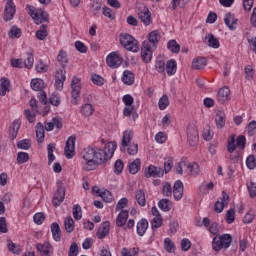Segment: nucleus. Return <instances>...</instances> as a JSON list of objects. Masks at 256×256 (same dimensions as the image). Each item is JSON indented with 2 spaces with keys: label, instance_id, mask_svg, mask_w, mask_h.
Masks as SVG:
<instances>
[{
  "label": "nucleus",
  "instance_id": "f257e3e1",
  "mask_svg": "<svg viewBox=\"0 0 256 256\" xmlns=\"http://www.w3.org/2000/svg\"><path fill=\"white\" fill-rule=\"evenodd\" d=\"M82 159L86 161L83 169L85 171H94L98 165L105 163V153L101 148L88 147L82 151Z\"/></svg>",
  "mask_w": 256,
  "mask_h": 256
},
{
  "label": "nucleus",
  "instance_id": "f03ea898",
  "mask_svg": "<svg viewBox=\"0 0 256 256\" xmlns=\"http://www.w3.org/2000/svg\"><path fill=\"white\" fill-rule=\"evenodd\" d=\"M233 242V237L231 234H223L219 238L215 236L212 240L213 251H221L222 249H229L231 243Z\"/></svg>",
  "mask_w": 256,
  "mask_h": 256
},
{
  "label": "nucleus",
  "instance_id": "7ed1b4c3",
  "mask_svg": "<svg viewBox=\"0 0 256 256\" xmlns=\"http://www.w3.org/2000/svg\"><path fill=\"white\" fill-rule=\"evenodd\" d=\"M120 44L127 51H132V53H137L139 51V46L137 40L130 34H124L120 36Z\"/></svg>",
  "mask_w": 256,
  "mask_h": 256
},
{
  "label": "nucleus",
  "instance_id": "20e7f679",
  "mask_svg": "<svg viewBox=\"0 0 256 256\" xmlns=\"http://www.w3.org/2000/svg\"><path fill=\"white\" fill-rule=\"evenodd\" d=\"M28 9H29L28 15L32 17L36 25H41L43 21L45 22L49 21V14H47V12L43 10H40L39 12H37V9H35V7L33 6H28Z\"/></svg>",
  "mask_w": 256,
  "mask_h": 256
},
{
  "label": "nucleus",
  "instance_id": "39448f33",
  "mask_svg": "<svg viewBox=\"0 0 256 256\" xmlns=\"http://www.w3.org/2000/svg\"><path fill=\"white\" fill-rule=\"evenodd\" d=\"M106 63L111 69H117L123 64V57L118 52H112L106 57Z\"/></svg>",
  "mask_w": 256,
  "mask_h": 256
},
{
  "label": "nucleus",
  "instance_id": "423d86ee",
  "mask_svg": "<svg viewBox=\"0 0 256 256\" xmlns=\"http://www.w3.org/2000/svg\"><path fill=\"white\" fill-rule=\"evenodd\" d=\"M187 141L190 147H196L199 143V131L195 126L187 127Z\"/></svg>",
  "mask_w": 256,
  "mask_h": 256
},
{
  "label": "nucleus",
  "instance_id": "0eeeda50",
  "mask_svg": "<svg viewBox=\"0 0 256 256\" xmlns=\"http://www.w3.org/2000/svg\"><path fill=\"white\" fill-rule=\"evenodd\" d=\"M138 18L142 23L147 27L151 25V11H149V8L147 6L142 5L138 8L137 12Z\"/></svg>",
  "mask_w": 256,
  "mask_h": 256
},
{
  "label": "nucleus",
  "instance_id": "6e6552de",
  "mask_svg": "<svg viewBox=\"0 0 256 256\" xmlns=\"http://www.w3.org/2000/svg\"><path fill=\"white\" fill-rule=\"evenodd\" d=\"M75 136H70L67 141L64 148V154L66 155V159H73L75 157Z\"/></svg>",
  "mask_w": 256,
  "mask_h": 256
},
{
  "label": "nucleus",
  "instance_id": "1a4fd4ad",
  "mask_svg": "<svg viewBox=\"0 0 256 256\" xmlns=\"http://www.w3.org/2000/svg\"><path fill=\"white\" fill-rule=\"evenodd\" d=\"M15 9V3H13V0H7L5 7H4V21H12V19L15 17L16 13Z\"/></svg>",
  "mask_w": 256,
  "mask_h": 256
},
{
  "label": "nucleus",
  "instance_id": "9d476101",
  "mask_svg": "<svg viewBox=\"0 0 256 256\" xmlns=\"http://www.w3.org/2000/svg\"><path fill=\"white\" fill-rule=\"evenodd\" d=\"M63 201H65V187H63L61 184H58L57 191L55 192L52 199V205L54 207H59Z\"/></svg>",
  "mask_w": 256,
  "mask_h": 256
},
{
  "label": "nucleus",
  "instance_id": "9b49d317",
  "mask_svg": "<svg viewBox=\"0 0 256 256\" xmlns=\"http://www.w3.org/2000/svg\"><path fill=\"white\" fill-rule=\"evenodd\" d=\"M141 57L144 63H150L153 59V51L151 50V43L144 41L141 49Z\"/></svg>",
  "mask_w": 256,
  "mask_h": 256
},
{
  "label": "nucleus",
  "instance_id": "f8f14e48",
  "mask_svg": "<svg viewBox=\"0 0 256 256\" xmlns=\"http://www.w3.org/2000/svg\"><path fill=\"white\" fill-rule=\"evenodd\" d=\"M133 130H125L123 132L122 136V142H121V147L120 151L123 153L124 151H127V147L131 145V141H133Z\"/></svg>",
  "mask_w": 256,
  "mask_h": 256
},
{
  "label": "nucleus",
  "instance_id": "ddd939ff",
  "mask_svg": "<svg viewBox=\"0 0 256 256\" xmlns=\"http://www.w3.org/2000/svg\"><path fill=\"white\" fill-rule=\"evenodd\" d=\"M226 205H229V194L223 191L221 201L218 200L214 204L215 213H223V209H225Z\"/></svg>",
  "mask_w": 256,
  "mask_h": 256
},
{
  "label": "nucleus",
  "instance_id": "4468645a",
  "mask_svg": "<svg viewBox=\"0 0 256 256\" xmlns=\"http://www.w3.org/2000/svg\"><path fill=\"white\" fill-rule=\"evenodd\" d=\"M231 99V90L229 87L224 86L223 88H220L217 93V101L223 105V103H227Z\"/></svg>",
  "mask_w": 256,
  "mask_h": 256
},
{
  "label": "nucleus",
  "instance_id": "2eb2a0df",
  "mask_svg": "<svg viewBox=\"0 0 256 256\" xmlns=\"http://www.w3.org/2000/svg\"><path fill=\"white\" fill-rule=\"evenodd\" d=\"M37 251H39L40 256H51L53 255V246H51V243L49 241L44 242L43 244L38 243L36 245Z\"/></svg>",
  "mask_w": 256,
  "mask_h": 256
},
{
  "label": "nucleus",
  "instance_id": "dca6fc26",
  "mask_svg": "<svg viewBox=\"0 0 256 256\" xmlns=\"http://www.w3.org/2000/svg\"><path fill=\"white\" fill-rule=\"evenodd\" d=\"M239 19L235 18V14L228 12L225 14L224 23L230 29V31H235L237 29V22Z\"/></svg>",
  "mask_w": 256,
  "mask_h": 256
},
{
  "label": "nucleus",
  "instance_id": "f3484780",
  "mask_svg": "<svg viewBox=\"0 0 256 256\" xmlns=\"http://www.w3.org/2000/svg\"><path fill=\"white\" fill-rule=\"evenodd\" d=\"M67 71L65 70V68L63 69H59L56 71V75H55V87L56 89H63V85L65 83V80L67 79Z\"/></svg>",
  "mask_w": 256,
  "mask_h": 256
},
{
  "label": "nucleus",
  "instance_id": "a211bd4d",
  "mask_svg": "<svg viewBox=\"0 0 256 256\" xmlns=\"http://www.w3.org/2000/svg\"><path fill=\"white\" fill-rule=\"evenodd\" d=\"M164 170L161 167H157L154 165H150L145 171V177L149 179V177H163Z\"/></svg>",
  "mask_w": 256,
  "mask_h": 256
},
{
  "label": "nucleus",
  "instance_id": "6ab92c4d",
  "mask_svg": "<svg viewBox=\"0 0 256 256\" xmlns=\"http://www.w3.org/2000/svg\"><path fill=\"white\" fill-rule=\"evenodd\" d=\"M183 191V182L181 180H177L173 186V195L175 201H181V199H183Z\"/></svg>",
  "mask_w": 256,
  "mask_h": 256
},
{
  "label": "nucleus",
  "instance_id": "aec40b11",
  "mask_svg": "<svg viewBox=\"0 0 256 256\" xmlns=\"http://www.w3.org/2000/svg\"><path fill=\"white\" fill-rule=\"evenodd\" d=\"M117 150V143L116 142H108L105 145L104 150H102L105 153L104 161H107L108 159H111L113 155L115 154V151Z\"/></svg>",
  "mask_w": 256,
  "mask_h": 256
},
{
  "label": "nucleus",
  "instance_id": "412c9836",
  "mask_svg": "<svg viewBox=\"0 0 256 256\" xmlns=\"http://www.w3.org/2000/svg\"><path fill=\"white\" fill-rule=\"evenodd\" d=\"M79 83H81V79L77 77H74L71 81L73 99H79V94L81 93V86H79Z\"/></svg>",
  "mask_w": 256,
  "mask_h": 256
},
{
  "label": "nucleus",
  "instance_id": "4be33fe9",
  "mask_svg": "<svg viewBox=\"0 0 256 256\" xmlns=\"http://www.w3.org/2000/svg\"><path fill=\"white\" fill-rule=\"evenodd\" d=\"M127 219H129V211L122 210L116 218L117 227H125Z\"/></svg>",
  "mask_w": 256,
  "mask_h": 256
},
{
  "label": "nucleus",
  "instance_id": "5701e85b",
  "mask_svg": "<svg viewBox=\"0 0 256 256\" xmlns=\"http://www.w3.org/2000/svg\"><path fill=\"white\" fill-rule=\"evenodd\" d=\"M205 40L207 41L208 47H211L212 49H219V47H221L219 39L213 34L206 35Z\"/></svg>",
  "mask_w": 256,
  "mask_h": 256
},
{
  "label": "nucleus",
  "instance_id": "b1692460",
  "mask_svg": "<svg viewBox=\"0 0 256 256\" xmlns=\"http://www.w3.org/2000/svg\"><path fill=\"white\" fill-rule=\"evenodd\" d=\"M35 129H36L37 143H43V141H45V127L41 122H38L36 124Z\"/></svg>",
  "mask_w": 256,
  "mask_h": 256
},
{
  "label": "nucleus",
  "instance_id": "393cba45",
  "mask_svg": "<svg viewBox=\"0 0 256 256\" xmlns=\"http://www.w3.org/2000/svg\"><path fill=\"white\" fill-rule=\"evenodd\" d=\"M137 234L140 237H143L145 235L147 229H149V222H147V219H141L136 226Z\"/></svg>",
  "mask_w": 256,
  "mask_h": 256
},
{
  "label": "nucleus",
  "instance_id": "a878e982",
  "mask_svg": "<svg viewBox=\"0 0 256 256\" xmlns=\"http://www.w3.org/2000/svg\"><path fill=\"white\" fill-rule=\"evenodd\" d=\"M122 82L124 85H133L135 83V74L131 70H125L122 75Z\"/></svg>",
  "mask_w": 256,
  "mask_h": 256
},
{
  "label": "nucleus",
  "instance_id": "bb28decb",
  "mask_svg": "<svg viewBox=\"0 0 256 256\" xmlns=\"http://www.w3.org/2000/svg\"><path fill=\"white\" fill-rule=\"evenodd\" d=\"M110 226H111V224L109 223V221H106L102 224V227H100L97 231L98 239H105V237H107V235H109V227Z\"/></svg>",
  "mask_w": 256,
  "mask_h": 256
},
{
  "label": "nucleus",
  "instance_id": "cd10ccee",
  "mask_svg": "<svg viewBox=\"0 0 256 256\" xmlns=\"http://www.w3.org/2000/svg\"><path fill=\"white\" fill-rule=\"evenodd\" d=\"M51 233L54 241H61V227H59V224L57 222H53L51 224Z\"/></svg>",
  "mask_w": 256,
  "mask_h": 256
},
{
  "label": "nucleus",
  "instance_id": "c85d7f7f",
  "mask_svg": "<svg viewBox=\"0 0 256 256\" xmlns=\"http://www.w3.org/2000/svg\"><path fill=\"white\" fill-rule=\"evenodd\" d=\"M166 72L167 75L171 77V75H175L177 73V61L175 59H170L166 63Z\"/></svg>",
  "mask_w": 256,
  "mask_h": 256
},
{
  "label": "nucleus",
  "instance_id": "c756f323",
  "mask_svg": "<svg viewBox=\"0 0 256 256\" xmlns=\"http://www.w3.org/2000/svg\"><path fill=\"white\" fill-rule=\"evenodd\" d=\"M30 87L33 91H43L45 89V82L42 79L35 78L32 79Z\"/></svg>",
  "mask_w": 256,
  "mask_h": 256
},
{
  "label": "nucleus",
  "instance_id": "7c9ffc66",
  "mask_svg": "<svg viewBox=\"0 0 256 256\" xmlns=\"http://www.w3.org/2000/svg\"><path fill=\"white\" fill-rule=\"evenodd\" d=\"M215 123L217 129H223L225 127V112L218 111L215 115Z\"/></svg>",
  "mask_w": 256,
  "mask_h": 256
},
{
  "label": "nucleus",
  "instance_id": "2f4dec72",
  "mask_svg": "<svg viewBox=\"0 0 256 256\" xmlns=\"http://www.w3.org/2000/svg\"><path fill=\"white\" fill-rule=\"evenodd\" d=\"M207 67V60L203 57L196 58L192 61V69L201 70Z\"/></svg>",
  "mask_w": 256,
  "mask_h": 256
},
{
  "label": "nucleus",
  "instance_id": "473e14b6",
  "mask_svg": "<svg viewBox=\"0 0 256 256\" xmlns=\"http://www.w3.org/2000/svg\"><path fill=\"white\" fill-rule=\"evenodd\" d=\"M135 199L140 207H145V205H147V200H145V191H143V189L136 190Z\"/></svg>",
  "mask_w": 256,
  "mask_h": 256
},
{
  "label": "nucleus",
  "instance_id": "72a5a7b5",
  "mask_svg": "<svg viewBox=\"0 0 256 256\" xmlns=\"http://www.w3.org/2000/svg\"><path fill=\"white\" fill-rule=\"evenodd\" d=\"M141 169V159L136 158L132 163L129 164V173L131 175H137Z\"/></svg>",
  "mask_w": 256,
  "mask_h": 256
},
{
  "label": "nucleus",
  "instance_id": "f704fd0d",
  "mask_svg": "<svg viewBox=\"0 0 256 256\" xmlns=\"http://www.w3.org/2000/svg\"><path fill=\"white\" fill-rule=\"evenodd\" d=\"M19 129H21V122L19 120H14L12 126L10 127V137L12 140L17 139Z\"/></svg>",
  "mask_w": 256,
  "mask_h": 256
},
{
  "label": "nucleus",
  "instance_id": "c9c22d12",
  "mask_svg": "<svg viewBox=\"0 0 256 256\" xmlns=\"http://www.w3.org/2000/svg\"><path fill=\"white\" fill-rule=\"evenodd\" d=\"M57 61L60 63L61 67L65 69V67H67V64L69 63V58H67V52L64 50H60L57 56Z\"/></svg>",
  "mask_w": 256,
  "mask_h": 256
},
{
  "label": "nucleus",
  "instance_id": "e433bc0d",
  "mask_svg": "<svg viewBox=\"0 0 256 256\" xmlns=\"http://www.w3.org/2000/svg\"><path fill=\"white\" fill-rule=\"evenodd\" d=\"M80 111L84 117H91L95 112V107L92 104L86 103L81 107Z\"/></svg>",
  "mask_w": 256,
  "mask_h": 256
},
{
  "label": "nucleus",
  "instance_id": "4c0bfd02",
  "mask_svg": "<svg viewBox=\"0 0 256 256\" xmlns=\"http://www.w3.org/2000/svg\"><path fill=\"white\" fill-rule=\"evenodd\" d=\"M160 40H161V34H159V30H154L149 33L148 41L149 43H152L154 47L159 43Z\"/></svg>",
  "mask_w": 256,
  "mask_h": 256
},
{
  "label": "nucleus",
  "instance_id": "58836bf2",
  "mask_svg": "<svg viewBox=\"0 0 256 256\" xmlns=\"http://www.w3.org/2000/svg\"><path fill=\"white\" fill-rule=\"evenodd\" d=\"M64 227L68 233H73V231H75V221L71 216L65 218Z\"/></svg>",
  "mask_w": 256,
  "mask_h": 256
},
{
  "label": "nucleus",
  "instance_id": "ea45409f",
  "mask_svg": "<svg viewBox=\"0 0 256 256\" xmlns=\"http://www.w3.org/2000/svg\"><path fill=\"white\" fill-rule=\"evenodd\" d=\"M167 48L169 49V51H171V53L174 54H179V51H181V45H179V43H177V40H170L167 43Z\"/></svg>",
  "mask_w": 256,
  "mask_h": 256
},
{
  "label": "nucleus",
  "instance_id": "a19ab883",
  "mask_svg": "<svg viewBox=\"0 0 256 256\" xmlns=\"http://www.w3.org/2000/svg\"><path fill=\"white\" fill-rule=\"evenodd\" d=\"M7 247L10 253H13L14 255L21 254V246L13 243L12 240H7Z\"/></svg>",
  "mask_w": 256,
  "mask_h": 256
},
{
  "label": "nucleus",
  "instance_id": "79ce46f5",
  "mask_svg": "<svg viewBox=\"0 0 256 256\" xmlns=\"http://www.w3.org/2000/svg\"><path fill=\"white\" fill-rule=\"evenodd\" d=\"M72 215L75 221H81V219L83 218V210L81 209V205L76 204L73 206Z\"/></svg>",
  "mask_w": 256,
  "mask_h": 256
},
{
  "label": "nucleus",
  "instance_id": "37998d69",
  "mask_svg": "<svg viewBox=\"0 0 256 256\" xmlns=\"http://www.w3.org/2000/svg\"><path fill=\"white\" fill-rule=\"evenodd\" d=\"M158 207L161 211H164V213H168V211H171V202L169 199H161L158 202Z\"/></svg>",
  "mask_w": 256,
  "mask_h": 256
},
{
  "label": "nucleus",
  "instance_id": "c03bdc74",
  "mask_svg": "<svg viewBox=\"0 0 256 256\" xmlns=\"http://www.w3.org/2000/svg\"><path fill=\"white\" fill-rule=\"evenodd\" d=\"M47 35V25L42 24L40 26V30L36 31V39H38L39 41H43L47 37Z\"/></svg>",
  "mask_w": 256,
  "mask_h": 256
},
{
  "label": "nucleus",
  "instance_id": "a18cd8bd",
  "mask_svg": "<svg viewBox=\"0 0 256 256\" xmlns=\"http://www.w3.org/2000/svg\"><path fill=\"white\" fill-rule=\"evenodd\" d=\"M47 151H48V165H51L53 161H55V154H53V151H55V144L54 143L48 144Z\"/></svg>",
  "mask_w": 256,
  "mask_h": 256
},
{
  "label": "nucleus",
  "instance_id": "49530a36",
  "mask_svg": "<svg viewBox=\"0 0 256 256\" xmlns=\"http://www.w3.org/2000/svg\"><path fill=\"white\" fill-rule=\"evenodd\" d=\"M22 32L17 26H12L10 31L8 32V36L10 39H19L21 37Z\"/></svg>",
  "mask_w": 256,
  "mask_h": 256
},
{
  "label": "nucleus",
  "instance_id": "de8ad7c7",
  "mask_svg": "<svg viewBox=\"0 0 256 256\" xmlns=\"http://www.w3.org/2000/svg\"><path fill=\"white\" fill-rule=\"evenodd\" d=\"M187 169L190 171L193 177H197V175H199V172L201 171L199 169V164H197L196 162L189 163L187 165Z\"/></svg>",
  "mask_w": 256,
  "mask_h": 256
},
{
  "label": "nucleus",
  "instance_id": "09e8293b",
  "mask_svg": "<svg viewBox=\"0 0 256 256\" xmlns=\"http://www.w3.org/2000/svg\"><path fill=\"white\" fill-rule=\"evenodd\" d=\"M158 107L160 111H164V109H167V107H169V97L167 95H163L159 99Z\"/></svg>",
  "mask_w": 256,
  "mask_h": 256
},
{
  "label": "nucleus",
  "instance_id": "8fccbe9b",
  "mask_svg": "<svg viewBox=\"0 0 256 256\" xmlns=\"http://www.w3.org/2000/svg\"><path fill=\"white\" fill-rule=\"evenodd\" d=\"M29 161V153L27 152H18L17 153V163L18 165H23Z\"/></svg>",
  "mask_w": 256,
  "mask_h": 256
},
{
  "label": "nucleus",
  "instance_id": "3c124183",
  "mask_svg": "<svg viewBox=\"0 0 256 256\" xmlns=\"http://www.w3.org/2000/svg\"><path fill=\"white\" fill-rule=\"evenodd\" d=\"M124 168H125V164L123 163V160L121 159L116 160L114 164V173L116 175H121V173H123Z\"/></svg>",
  "mask_w": 256,
  "mask_h": 256
},
{
  "label": "nucleus",
  "instance_id": "603ef678",
  "mask_svg": "<svg viewBox=\"0 0 256 256\" xmlns=\"http://www.w3.org/2000/svg\"><path fill=\"white\" fill-rule=\"evenodd\" d=\"M164 249L168 253H175V243H173V241H171L169 238H166L164 240Z\"/></svg>",
  "mask_w": 256,
  "mask_h": 256
},
{
  "label": "nucleus",
  "instance_id": "864d4df0",
  "mask_svg": "<svg viewBox=\"0 0 256 256\" xmlns=\"http://www.w3.org/2000/svg\"><path fill=\"white\" fill-rule=\"evenodd\" d=\"M33 63H35V59L33 58V53L28 52L27 58L24 61V67H26V69H33Z\"/></svg>",
  "mask_w": 256,
  "mask_h": 256
},
{
  "label": "nucleus",
  "instance_id": "5fc2aeb1",
  "mask_svg": "<svg viewBox=\"0 0 256 256\" xmlns=\"http://www.w3.org/2000/svg\"><path fill=\"white\" fill-rule=\"evenodd\" d=\"M162 195H164V197H171V195H173V189L171 188V184L169 182L163 184Z\"/></svg>",
  "mask_w": 256,
  "mask_h": 256
},
{
  "label": "nucleus",
  "instance_id": "6e6d98bb",
  "mask_svg": "<svg viewBox=\"0 0 256 256\" xmlns=\"http://www.w3.org/2000/svg\"><path fill=\"white\" fill-rule=\"evenodd\" d=\"M163 225V218L161 216L154 217L151 221V227L152 231H155V229H159Z\"/></svg>",
  "mask_w": 256,
  "mask_h": 256
},
{
  "label": "nucleus",
  "instance_id": "4d7b16f0",
  "mask_svg": "<svg viewBox=\"0 0 256 256\" xmlns=\"http://www.w3.org/2000/svg\"><path fill=\"white\" fill-rule=\"evenodd\" d=\"M18 149H23L24 151H27L28 149H31V140L29 139H23L17 143Z\"/></svg>",
  "mask_w": 256,
  "mask_h": 256
},
{
  "label": "nucleus",
  "instance_id": "13d9d810",
  "mask_svg": "<svg viewBox=\"0 0 256 256\" xmlns=\"http://www.w3.org/2000/svg\"><path fill=\"white\" fill-rule=\"evenodd\" d=\"M99 197H102L105 203H111V201H113V194H111L109 190L100 192Z\"/></svg>",
  "mask_w": 256,
  "mask_h": 256
},
{
  "label": "nucleus",
  "instance_id": "bf43d9fd",
  "mask_svg": "<svg viewBox=\"0 0 256 256\" xmlns=\"http://www.w3.org/2000/svg\"><path fill=\"white\" fill-rule=\"evenodd\" d=\"M246 167L250 170H253L255 169L256 167V158H255V155H249L247 158H246Z\"/></svg>",
  "mask_w": 256,
  "mask_h": 256
},
{
  "label": "nucleus",
  "instance_id": "052dcab7",
  "mask_svg": "<svg viewBox=\"0 0 256 256\" xmlns=\"http://www.w3.org/2000/svg\"><path fill=\"white\" fill-rule=\"evenodd\" d=\"M235 149H237V147L235 146V135H231L228 138L227 150L229 153H234Z\"/></svg>",
  "mask_w": 256,
  "mask_h": 256
},
{
  "label": "nucleus",
  "instance_id": "680f3d73",
  "mask_svg": "<svg viewBox=\"0 0 256 256\" xmlns=\"http://www.w3.org/2000/svg\"><path fill=\"white\" fill-rule=\"evenodd\" d=\"M91 81L94 85H98L99 87L105 84V79L97 74H92Z\"/></svg>",
  "mask_w": 256,
  "mask_h": 256
},
{
  "label": "nucleus",
  "instance_id": "e2e57ef3",
  "mask_svg": "<svg viewBox=\"0 0 256 256\" xmlns=\"http://www.w3.org/2000/svg\"><path fill=\"white\" fill-rule=\"evenodd\" d=\"M127 153L128 155H137V153H139V145L137 143L129 144Z\"/></svg>",
  "mask_w": 256,
  "mask_h": 256
},
{
  "label": "nucleus",
  "instance_id": "0e129e2a",
  "mask_svg": "<svg viewBox=\"0 0 256 256\" xmlns=\"http://www.w3.org/2000/svg\"><path fill=\"white\" fill-rule=\"evenodd\" d=\"M166 64L163 60H156L155 69L158 73H165Z\"/></svg>",
  "mask_w": 256,
  "mask_h": 256
},
{
  "label": "nucleus",
  "instance_id": "69168bd1",
  "mask_svg": "<svg viewBox=\"0 0 256 256\" xmlns=\"http://www.w3.org/2000/svg\"><path fill=\"white\" fill-rule=\"evenodd\" d=\"M171 169H173V158L172 157L165 158L164 172L169 173V171H171Z\"/></svg>",
  "mask_w": 256,
  "mask_h": 256
},
{
  "label": "nucleus",
  "instance_id": "338daca9",
  "mask_svg": "<svg viewBox=\"0 0 256 256\" xmlns=\"http://www.w3.org/2000/svg\"><path fill=\"white\" fill-rule=\"evenodd\" d=\"M129 203V200L127 198H122L118 201L116 205V211H123L125 207H127V204Z\"/></svg>",
  "mask_w": 256,
  "mask_h": 256
},
{
  "label": "nucleus",
  "instance_id": "774afa93",
  "mask_svg": "<svg viewBox=\"0 0 256 256\" xmlns=\"http://www.w3.org/2000/svg\"><path fill=\"white\" fill-rule=\"evenodd\" d=\"M247 188H248L250 197H256V183L255 182H250L247 185Z\"/></svg>",
  "mask_w": 256,
  "mask_h": 256
}]
</instances>
